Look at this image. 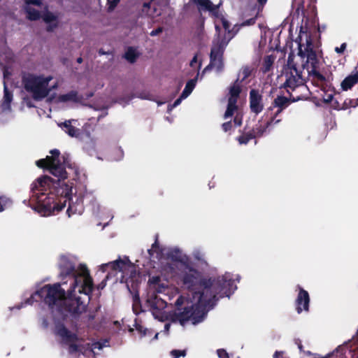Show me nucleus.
Instances as JSON below:
<instances>
[{"instance_id":"49","label":"nucleus","mask_w":358,"mask_h":358,"mask_svg":"<svg viewBox=\"0 0 358 358\" xmlns=\"http://www.w3.org/2000/svg\"><path fill=\"white\" fill-rule=\"evenodd\" d=\"M218 28H219L218 22H215V29H216L217 31H218Z\"/></svg>"},{"instance_id":"29","label":"nucleus","mask_w":358,"mask_h":358,"mask_svg":"<svg viewBox=\"0 0 358 358\" xmlns=\"http://www.w3.org/2000/svg\"><path fill=\"white\" fill-rule=\"evenodd\" d=\"M255 138L254 134H246L243 135L238 138V142L240 144H247L251 139Z\"/></svg>"},{"instance_id":"6","label":"nucleus","mask_w":358,"mask_h":358,"mask_svg":"<svg viewBox=\"0 0 358 358\" xmlns=\"http://www.w3.org/2000/svg\"><path fill=\"white\" fill-rule=\"evenodd\" d=\"M52 79L53 78L51 76L24 73L22 84L24 89L31 94L34 99L41 101L45 98L52 90L57 87V83L50 84Z\"/></svg>"},{"instance_id":"10","label":"nucleus","mask_w":358,"mask_h":358,"mask_svg":"<svg viewBox=\"0 0 358 358\" xmlns=\"http://www.w3.org/2000/svg\"><path fill=\"white\" fill-rule=\"evenodd\" d=\"M56 334L61 337L64 342L69 344V350L71 353L82 350L80 345L75 343L77 341L76 334L69 331L64 326H57Z\"/></svg>"},{"instance_id":"14","label":"nucleus","mask_w":358,"mask_h":358,"mask_svg":"<svg viewBox=\"0 0 358 358\" xmlns=\"http://www.w3.org/2000/svg\"><path fill=\"white\" fill-rule=\"evenodd\" d=\"M41 0H25L24 10L27 18L31 20H36L40 17V10L46 9Z\"/></svg>"},{"instance_id":"11","label":"nucleus","mask_w":358,"mask_h":358,"mask_svg":"<svg viewBox=\"0 0 358 358\" xmlns=\"http://www.w3.org/2000/svg\"><path fill=\"white\" fill-rule=\"evenodd\" d=\"M197 3L202 10L209 11L213 16L219 19L225 31L229 33L230 24L219 13V6L214 5L210 0H194Z\"/></svg>"},{"instance_id":"21","label":"nucleus","mask_w":358,"mask_h":358,"mask_svg":"<svg viewBox=\"0 0 358 358\" xmlns=\"http://www.w3.org/2000/svg\"><path fill=\"white\" fill-rule=\"evenodd\" d=\"M43 20L47 24V29L49 31H53L58 26V16L50 12H46L43 15Z\"/></svg>"},{"instance_id":"24","label":"nucleus","mask_w":358,"mask_h":358,"mask_svg":"<svg viewBox=\"0 0 358 358\" xmlns=\"http://www.w3.org/2000/svg\"><path fill=\"white\" fill-rule=\"evenodd\" d=\"M275 61V57L272 55H267L264 58L262 70L264 73L268 72Z\"/></svg>"},{"instance_id":"39","label":"nucleus","mask_w":358,"mask_h":358,"mask_svg":"<svg viewBox=\"0 0 358 358\" xmlns=\"http://www.w3.org/2000/svg\"><path fill=\"white\" fill-rule=\"evenodd\" d=\"M346 48V44L345 43H343L341 47H336L335 48V51L337 52V53H343L344 52V50H345Z\"/></svg>"},{"instance_id":"36","label":"nucleus","mask_w":358,"mask_h":358,"mask_svg":"<svg viewBox=\"0 0 358 358\" xmlns=\"http://www.w3.org/2000/svg\"><path fill=\"white\" fill-rule=\"evenodd\" d=\"M294 343L297 345V347L301 352H304L301 341L299 338H295Z\"/></svg>"},{"instance_id":"4","label":"nucleus","mask_w":358,"mask_h":358,"mask_svg":"<svg viewBox=\"0 0 358 358\" xmlns=\"http://www.w3.org/2000/svg\"><path fill=\"white\" fill-rule=\"evenodd\" d=\"M299 44V55L302 58H306L303 71L297 69L289 59L283 71L282 77L285 78L284 87L288 93L296 88L303 86L306 76L312 81L323 82L324 76L319 71V60L313 50V44L310 36L306 31H301L297 38Z\"/></svg>"},{"instance_id":"16","label":"nucleus","mask_w":358,"mask_h":358,"mask_svg":"<svg viewBox=\"0 0 358 358\" xmlns=\"http://www.w3.org/2000/svg\"><path fill=\"white\" fill-rule=\"evenodd\" d=\"M196 83V79L189 80L183 90L181 95L177 99L173 104L168 106V113H170L174 108L179 106L183 99L187 98L194 89Z\"/></svg>"},{"instance_id":"45","label":"nucleus","mask_w":358,"mask_h":358,"mask_svg":"<svg viewBox=\"0 0 358 358\" xmlns=\"http://www.w3.org/2000/svg\"><path fill=\"white\" fill-rule=\"evenodd\" d=\"M106 285V283L104 282V281H103L99 285V287L101 288V289H103Z\"/></svg>"},{"instance_id":"30","label":"nucleus","mask_w":358,"mask_h":358,"mask_svg":"<svg viewBox=\"0 0 358 358\" xmlns=\"http://www.w3.org/2000/svg\"><path fill=\"white\" fill-rule=\"evenodd\" d=\"M134 95H129L127 97L120 98L117 102L122 106H125L129 103V101L134 97Z\"/></svg>"},{"instance_id":"27","label":"nucleus","mask_w":358,"mask_h":358,"mask_svg":"<svg viewBox=\"0 0 358 358\" xmlns=\"http://www.w3.org/2000/svg\"><path fill=\"white\" fill-rule=\"evenodd\" d=\"M192 255L196 260L203 262L205 259V252L201 248H194Z\"/></svg>"},{"instance_id":"1","label":"nucleus","mask_w":358,"mask_h":358,"mask_svg":"<svg viewBox=\"0 0 358 358\" xmlns=\"http://www.w3.org/2000/svg\"><path fill=\"white\" fill-rule=\"evenodd\" d=\"M148 253L150 257L158 259L160 272L166 280L177 278L185 289L192 292L188 299L182 296L178 298L177 309L171 312L165 310L164 299L157 296L149 298L152 315L159 322H165L164 330L155 334V340L159 334H169L171 322H178L182 326L188 322L194 325L202 322L220 299L229 297L236 289L230 273L203 278L201 273L189 264L187 256L178 247L160 246L156 241Z\"/></svg>"},{"instance_id":"8","label":"nucleus","mask_w":358,"mask_h":358,"mask_svg":"<svg viewBox=\"0 0 358 358\" xmlns=\"http://www.w3.org/2000/svg\"><path fill=\"white\" fill-rule=\"evenodd\" d=\"M241 92V85L238 80L229 89V97L228 100L227 108L224 115V119L232 117L235 114L234 124L236 127H239L242 124V115L238 111L236 106L237 99Z\"/></svg>"},{"instance_id":"42","label":"nucleus","mask_w":358,"mask_h":358,"mask_svg":"<svg viewBox=\"0 0 358 358\" xmlns=\"http://www.w3.org/2000/svg\"><path fill=\"white\" fill-rule=\"evenodd\" d=\"M333 94H327L326 96L324 98V102L329 103L331 102L333 99Z\"/></svg>"},{"instance_id":"13","label":"nucleus","mask_w":358,"mask_h":358,"mask_svg":"<svg viewBox=\"0 0 358 358\" xmlns=\"http://www.w3.org/2000/svg\"><path fill=\"white\" fill-rule=\"evenodd\" d=\"M297 296L295 300L296 310L300 314L303 311H309L310 296L308 292L300 285L296 287Z\"/></svg>"},{"instance_id":"28","label":"nucleus","mask_w":358,"mask_h":358,"mask_svg":"<svg viewBox=\"0 0 358 358\" xmlns=\"http://www.w3.org/2000/svg\"><path fill=\"white\" fill-rule=\"evenodd\" d=\"M136 328L137 331L141 334V336H151L154 333L152 329L145 328L141 325H137Z\"/></svg>"},{"instance_id":"22","label":"nucleus","mask_w":358,"mask_h":358,"mask_svg":"<svg viewBox=\"0 0 358 358\" xmlns=\"http://www.w3.org/2000/svg\"><path fill=\"white\" fill-rule=\"evenodd\" d=\"M108 345V341H105L103 343L100 342H94L92 343H87L86 344L87 349L85 350L83 354L92 353L94 355H96V350H101L103 347Z\"/></svg>"},{"instance_id":"3","label":"nucleus","mask_w":358,"mask_h":358,"mask_svg":"<svg viewBox=\"0 0 358 358\" xmlns=\"http://www.w3.org/2000/svg\"><path fill=\"white\" fill-rule=\"evenodd\" d=\"M50 153L51 156L38 160L36 164L38 167L48 169L58 180L55 181L47 176L36 178L31 185L29 206L41 216L48 217L62 210L68 201V216L81 215L84 210L82 196L76 190L73 193L72 183L64 181L67 177L65 157L62 156L64 163L62 164L58 150H52Z\"/></svg>"},{"instance_id":"51","label":"nucleus","mask_w":358,"mask_h":358,"mask_svg":"<svg viewBox=\"0 0 358 358\" xmlns=\"http://www.w3.org/2000/svg\"><path fill=\"white\" fill-rule=\"evenodd\" d=\"M27 105L29 107H32L33 106V105H31L29 102H27Z\"/></svg>"},{"instance_id":"41","label":"nucleus","mask_w":358,"mask_h":358,"mask_svg":"<svg viewBox=\"0 0 358 358\" xmlns=\"http://www.w3.org/2000/svg\"><path fill=\"white\" fill-rule=\"evenodd\" d=\"M162 31V28L159 27V28H157V29L155 30H152L151 32H150V35L152 36H157L159 34H160L161 32Z\"/></svg>"},{"instance_id":"46","label":"nucleus","mask_w":358,"mask_h":358,"mask_svg":"<svg viewBox=\"0 0 358 358\" xmlns=\"http://www.w3.org/2000/svg\"><path fill=\"white\" fill-rule=\"evenodd\" d=\"M243 73L244 75V77H243L244 78L248 76V72L246 70H244Z\"/></svg>"},{"instance_id":"53","label":"nucleus","mask_w":358,"mask_h":358,"mask_svg":"<svg viewBox=\"0 0 358 358\" xmlns=\"http://www.w3.org/2000/svg\"><path fill=\"white\" fill-rule=\"evenodd\" d=\"M99 53L101 54V55L105 54V52L103 51H101V50L99 51Z\"/></svg>"},{"instance_id":"23","label":"nucleus","mask_w":358,"mask_h":358,"mask_svg":"<svg viewBox=\"0 0 358 358\" xmlns=\"http://www.w3.org/2000/svg\"><path fill=\"white\" fill-rule=\"evenodd\" d=\"M78 100L77 93L74 91H71L66 94L60 95L57 98L58 102H76Z\"/></svg>"},{"instance_id":"35","label":"nucleus","mask_w":358,"mask_h":358,"mask_svg":"<svg viewBox=\"0 0 358 358\" xmlns=\"http://www.w3.org/2000/svg\"><path fill=\"white\" fill-rule=\"evenodd\" d=\"M139 302V298L138 296L135 295L134 297V304H133V310L136 315L139 313V311L137 309V305Z\"/></svg>"},{"instance_id":"2","label":"nucleus","mask_w":358,"mask_h":358,"mask_svg":"<svg viewBox=\"0 0 358 358\" xmlns=\"http://www.w3.org/2000/svg\"><path fill=\"white\" fill-rule=\"evenodd\" d=\"M57 266L61 282L45 285L36 289L17 308L43 300L52 310L76 317L83 313L93 290L94 283L86 264L78 263L76 256L59 257Z\"/></svg>"},{"instance_id":"37","label":"nucleus","mask_w":358,"mask_h":358,"mask_svg":"<svg viewBox=\"0 0 358 358\" xmlns=\"http://www.w3.org/2000/svg\"><path fill=\"white\" fill-rule=\"evenodd\" d=\"M255 20H256L255 17H252L248 20L244 21L241 25L242 26H250V25L254 24L255 22Z\"/></svg>"},{"instance_id":"34","label":"nucleus","mask_w":358,"mask_h":358,"mask_svg":"<svg viewBox=\"0 0 358 358\" xmlns=\"http://www.w3.org/2000/svg\"><path fill=\"white\" fill-rule=\"evenodd\" d=\"M273 358H289L285 351H275Z\"/></svg>"},{"instance_id":"50","label":"nucleus","mask_w":358,"mask_h":358,"mask_svg":"<svg viewBox=\"0 0 358 358\" xmlns=\"http://www.w3.org/2000/svg\"><path fill=\"white\" fill-rule=\"evenodd\" d=\"M82 61H83V59H82V58H81V57H79V58H78V59H77V62H78V63H81V62H82Z\"/></svg>"},{"instance_id":"38","label":"nucleus","mask_w":358,"mask_h":358,"mask_svg":"<svg viewBox=\"0 0 358 358\" xmlns=\"http://www.w3.org/2000/svg\"><path fill=\"white\" fill-rule=\"evenodd\" d=\"M222 127L224 131H228L231 128V122H227L222 124Z\"/></svg>"},{"instance_id":"32","label":"nucleus","mask_w":358,"mask_h":358,"mask_svg":"<svg viewBox=\"0 0 358 358\" xmlns=\"http://www.w3.org/2000/svg\"><path fill=\"white\" fill-rule=\"evenodd\" d=\"M115 152H116V157H112V159L118 161L123 158L124 152L121 148H117L115 150Z\"/></svg>"},{"instance_id":"33","label":"nucleus","mask_w":358,"mask_h":358,"mask_svg":"<svg viewBox=\"0 0 358 358\" xmlns=\"http://www.w3.org/2000/svg\"><path fill=\"white\" fill-rule=\"evenodd\" d=\"M217 355L219 358H229V354L224 349H218L217 350Z\"/></svg>"},{"instance_id":"5","label":"nucleus","mask_w":358,"mask_h":358,"mask_svg":"<svg viewBox=\"0 0 358 358\" xmlns=\"http://www.w3.org/2000/svg\"><path fill=\"white\" fill-rule=\"evenodd\" d=\"M99 271L108 273L105 280H113L114 283L117 282L125 283L130 291L136 289L141 279L136 266L125 256L102 264L99 266Z\"/></svg>"},{"instance_id":"31","label":"nucleus","mask_w":358,"mask_h":358,"mask_svg":"<svg viewBox=\"0 0 358 358\" xmlns=\"http://www.w3.org/2000/svg\"><path fill=\"white\" fill-rule=\"evenodd\" d=\"M171 355L173 358H179L180 357H184L185 355V352L184 350H174L171 352Z\"/></svg>"},{"instance_id":"19","label":"nucleus","mask_w":358,"mask_h":358,"mask_svg":"<svg viewBox=\"0 0 358 358\" xmlns=\"http://www.w3.org/2000/svg\"><path fill=\"white\" fill-rule=\"evenodd\" d=\"M358 83V69L355 68L350 75H348L341 84V89L343 91L350 90Z\"/></svg>"},{"instance_id":"40","label":"nucleus","mask_w":358,"mask_h":358,"mask_svg":"<svg viewBox=\"0 0 358 358\" xmlns=\"http://www.w3.org/2000/svg\"><path fill=\"white\" fill-rule=\"evenodd\" d=\"M136 96L142 99H150V95L148 93H140Z\"/></svg>"},{"instance_id":"25","label":"nucleus","mask_w":358,"mask_h":358,"mask_svg":"<svg viewBox=\"0 0 358 358\" xmlns=\"http://www.w3.org/2000/svg\"><path fill=\"white\" fill-rule=\"evenodd\" d=\"M138 56L136 50L133 48H129L124 54L125 59L131 63L134 62Z\"/></svg>"},{"instance_id":"17","label":"nucleus","mask_w":358,"mask_h":358,"mask_svg":"<svg viewBox=\"0 0 358 358\" xmlns=\"http://www.w3.org/2000/svg\"><path fill=\"white\" fill-rule=\"evenodd\" d=\"M250 106L251 110L256 114L259 113L263 110L262 96L255 90H252L250 92Z\"/></svg>"},{"instance_id":"9","label":"nucleus","mask_w":358,"mask_h":358,"mask_svg":"<svg viewBox=\"0 0 358 358\" xmlns=\"http://www.w3.org/2000/svg\"><path fill=\"white\" fill-rule=\"evenodd\" d=\"M228 42L229 40L226 41L225 39H217L214 41L210 52V62L209 65L205 68L204 72L208 71L210 69H213L217 72L222 70L223 66L222 55Z\"/></svg>"},{"instance_id":"47","label":"nucleus","mask_w":358,"mask_h":358,"mask_svg":"<svg viewBox=\"0 0 358 358\" xmlns=\"http://www.w3.org/2000/svg\"><path fill=\"white\" fill-rule=\"evenodd\" d=\"M303 353L308 355H312V353L310 351H304Z\"/></svg>"},{"instance_id":"7","label":"nucleus","mask_w":358,"mask_h":358,"mask_svg":"<svg viewBox=\"0 0 358 358\" xmlns=\"http://www.w3.org/2000/svg\"><path fill=\"white\" fill-rule=\"evenodd\" d=\"M14 61V55L12 51L7 47L3 48L0 52V66L3 71V88L4 94L3 101L0 106L1 111L3 113L10 111V103L13 100V94L10 92L6 86V80L10 72L8 71L9 66Z\"/></svg>"},{"instance_id":"18","label":"nucleus","mask_w":358,"mask_h":358,"mask_svg":"<svg viewBox=\"0 0 358 358\" xmlns=\"http://www.w3.org/2000/svg\"><path fill=\"white\" fill-rule=\"evenodd\" d=\"M289 104V100L288 98L283 96H277L273 102L272 106L268 108L267 113H268L269 110H273V108H277L276 111L274 113V115L272 117H275L278 115L285 108H286ZM268 115V114H267Z\"/></svg>"},{"instance_id":"43","label":"nucleus","mask_w":358,"mask_h":358,"mask_svg":"<svg viewBox=\"0 0 358 358\" xmlns=\"http://www.w3.org/2000/svg\"><path fill=\"white\" fill-rule=\"evenodd\" d=\"M197 62H198V60H197V56H196V55H195V56L192 58V59L191 60V62H190V66H191L192 67H195V66H196V64Z\"/></svg>"},{"instance_id":"52","label":"nucleus","mask_w":358,"mask_h":358,"mask_svg":"<svg viewBox=\"0 0 358 358\" xmlns=\"http://www.w3.org/2000/svg\"><path fill=\"white\" fill-rule=\"evenodd\" d=\"M164 103V102L159 101V102H157V104H158V106H161V105H162Z\"/></svg>"},{"instance_id":"12","label":"nucleus","mask_w":358,"mask_h":358,"mask_svg":"<svg viewBox=\"0 0 358 358\" xmlns=\"http://www.w3.org/2000/svg\"><path fill=\"white\" fill-rule=\"evenodd\" d=\"M149 287L150 289L152 290L153 293L148 295L147 299V303L148 306L150 307V312L152 313L151 306L148 303L149 298L157 296V298L160 299V297L156 295L155 292H157L159 294L168 293L170 288L169 287L168 282L162 280L161 278L159 276H153L149 279ZM161 299H162L161 298Z\"/></svg>"},{"instance_id":"15","label":"nucleus","mask_w":358,"mask_h":358,"mask_svg":"<svg viewBox=\"0 0 358 358\" xmlns=\"http://www.w3.org/2000/svg\"><path fill=\"white\" fill-rule=\"evenodd\" d=\"M62 130L71 138L80 139L82 136L81 130L78 127V122L76 120H66L64 122L58 123Z\"/></svg>"},{"instance_id":"44","label":"nucleus","mask_w":358,"mask_h":358,"mask_svg":"<svg viewBox=\"0 0 358 358\" xmlns=\"http://www.w3.org/2000/svg\"><path fill=\"white\" fill-rule=\"evenodd\" d=\"M259 6L262 7L266 3L267 0H257Z\"/></svg>"},{"instance_id":"20","label":"nucleus","mask_w":358,"mask_h":358,"mask_svg":"<svg viewBox=\"0 0 358 358\" xmlns=\"http://www.w3.org/2000/svg\"><path fill=\"white\" fill-rule=\"evenodd\" d=\"M280 122V119L275 120L274 117L271 116L265 124H260L259 125H257V127L253 129L254 136L255 138L262 136L266 131V129H268L272 124H278Z\"/></svg>"},{"instance_id":"54","label":"nucleus","mask_w":358,"mask_h":358,"mask_svg":"<svg viewBox=\"0 0 358 358\" xmlns=\"http://www.w3.org/2000/svg\"><path fill=\"white\" fill-rule=\"evenodd\" d=\"M357 358H358V357H357Z\"/></svg>"},{"instance_id":"48","label":"nucleus","mask_w":358,"mask_h":358,"mask_svg":"<svg viewBox=\"0 0 358 358\" xmlns=\"http://www.w3.org/2000/svg\"><path fill=\"white\" fill-rule=\"evenodd\" d=\"M143 6H144V8L149 7L150 6V3H145Z\"/></svg>"},{"instance_id":"26","label":"nucleus","mask_w":358,"mask_h":358,"mask_svg":"<svg viewBox=\"0 0 358 358\" xmlns=\"http://www.w3.org/2000/svg\"><path fill=\"white\" fill-rule=\"evenodd\" d=\"M12 205V201L6 196H0V212L3 211Z\"/></svg>"}]
</instances>
